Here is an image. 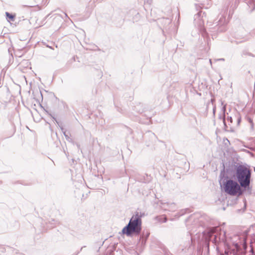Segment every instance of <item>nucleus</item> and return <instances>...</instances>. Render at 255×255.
Returning <instances> with one entry per match:
<instances>
[{"instance_id":"c9c22d12","label":"nucleus","mask_w":255,"mask_h":255,"mask_svg":"<svg viewBox=\"0 0 255 255\" xmlns=\"http://www.w3.org/2000/svg\"><path fill=\"white\" fill-rule=\"evenodd\" d=\"M248 232H249V231H248V230H246V231H245V233H246V235H247V234H248Z\"/></svg>"},{"instance_id":"dca6fc26","label":"nucleus","mask_w":255,"mask_h":255,"mask_svg":"<svg viewBox=\"0 0 255 255\" xmlns=\"http://www.w3.org/2000/svg\"><path fill=\"white\" fill-rule=\"evenodd\" d=\"M154 220L159 223H166L167 221V217L164 215L156 216L154 217Z\"/></svg>"},{"instance_id":"5701e85b","label":"nucleus","mask_w":255,"mask_h":255,"mask_svg":"<svg viewBox=\"0 0 255 255\" xmlns=\"http://www.w3.org/2000/svg\"><path fill=\"white\" fill-rule=\"evenodd\" d=\"M242 118L239 114H237V125H239L241 122Z\"/></svg>"},{"instance_id":"aec40b11","label":"nucleus","mask_w":255,"mask_h":255,"mask_svg":"<svg viewBox=\"0 0 255 255\" xmlns=\"http://www.w3.org/2000/svg\"><path fill=\"white\" fill-rule=\"evenodd\" d=\"M236 36H237V38L239 39H243V40L242 41H245L249 40L251 38L250 36L249 35H237Z\"/></svg>"},{"instance_id":"f8f14e48","label":"nucleus","mask_w":255,"mask_h":255,"mask_svg":"<svg viewBox=\"0 0 255 255\" xmlns=\"http://www.w3.org/2000/svg\"><path fill=\"white\" fill-rule=\"evenodd\" d=\"M45 223L47 226L46 228L43 229L42 231H46L47 228L51 229L55 227L56 225L59 223V222L54 219H51L50 220L48 221V222H46Z\"/></svg>"},{"instance_id":"6ab92c4d","label":"nucleus","mask_w":255,"mask_h":255,"mask_svg":"<svg viewBox=\"0 0 255 255\" xmlns=\"http://www.w3.org/2000/svg\"><path fill=\"white\" fill-rule=\"evenodd\" d=\"M6 18L8 21H14L15 20V15L8 12H5Z\"/></svg>"},{"instance_id":"9d476101","label":"nucleus","mask_w":255,"mask_h":255,"mask_svg":"<svg viewBox=\"0 0 255 255\" xmlns=\"http://www.w3.org/2000/svg\"><path fill=\"white\" fill-rule=\"evenodd\" d=\"M246 6L245 10L246 12L251 14L255 10V0H242Z\"/></svg>"},{"instance_id":"c85d7f7f","label":"nucleus","mask_w":255,"mask_h":255,"mask_svg":"<svg viewBox=\"0 0 255 255\" xmlns=\"http://www.w3.org/2000/svg\"><path fill=\"white\" fill-rule=\"evenodd\" d=\"M138 214H140V215H141V218L143 216H144V213H141V212H137Z\"/></svg>"},{"instance_id":"f3484780","label":"nucleus","mask_w":255,"mask_h":255,"mask_svg":"<svg viewBox=\"0 0 255 255\" xmlns=\"http://www.w3.org/2000/svg\"><path fill=\"white\" fill-rule=\"evenodd\" d=\"M200 33L202 36L204 38L205 42L209 44V37L207 32L204 28H201L200 29Z\"/></svg>"},{"instance_id":"9b49d317","label":"nucleus","mask_w":255,"mask_h":255,"mask_svg":"<svg viewBox=\"0 0 255 255\" xmlns=\"http://www.w3.org/2000/svg\"><path fill=\"white\" fill-rule=\"evenodd\" d=\"M217 22V31L219 32L225 31L226 30V25L227 24L225 17L223 15H222Z\"/></svg>"},{"instance_id":"f03ea898","label":"nucleus","mask_w":255,"mask_h":255,"mask_svg":"<svg viewBox=\"0 0 255 255\" xmlns=\"http://www.w3.org/2000/svg\"><path fill=\"white\" fill-rule=\"evenodd\" d=\"M219 182L222 191L228 195L239 196L246 192L239 183L234 179L231 175L230 167L226 170L225 167H223L219 175Z\"/></svg>"},{"instance_id":"2f4dec72","label":"nucleus","mask_w":255,"mask_h":255,"mask_svg":"<svg viewBox=\"0 0 255 255\" xmlns=\"http://www.w3.org/2000/svg\"><path fill=\"white\" fill-rule=\"evenodd\" d=\"M211 102L212 103V104H213L214 102H215V99H211Z\"/></svg>"},{"instance_id":"ea45409f","label":"nucleus","mask_w":255,"mask_h":255,"mask_svg":"<svg viewBox=\"0 0 255 255\" xmlns=\"http://www.w3.org/2000/svg\"><path fill=\"white\" fill-rule=\"evenodd\" d=\"M65 16H66V17H68V16H67V14H66V13H65Z\"/></svg>"},{"instance_id":"7ed1b4c3","label":"nucleus","mask_w":255,"mask_h":255,"mask_svg":"<svg viewBox=\"0 0 255 255\" xmlns=\"http://www.w3.org/2000/svg\"><path fill=\"white\" fill-rule=\"evenodd\" d=\"M231 168V173L234 179L236 180L245 191L252 190L251 186L252 170L249 166L235 162Z\"/></svg>"},{"instance_id":"b1692460","label":"nucleus","mask_w":255,"mask_h":255,"mask_svg":"<svg viewBox=\"0 0 255 255\" xmlns=\"http://www.w3.org/2000/svg\"><path fill=\"white\" fill-rule=\"evenodd\" d=\"M162 20L163 21H165V22L168 24L170 23L171 21V20L168 18H163Z\"/></svg>"},{"instance_id":"473e14b6","label":"nucleus","mask_w":255,"mask_h":255,"mask_svg":"<svg viewBox=\"0 0 255 255\" xmlns=\"http://www.w3.org/2000/svg\"><path fill=\"white\" fill-rule=\"evenodd\" d=\"M234 255H244L243 253H238V254H236Z\"/></svg>"},{"instance_id":"bb28decb","label":"nucleus","mask_w":255,"mask_h":255,"mask_svg":"<svg viewBox=\"0 0 255 255\" xmlns=\"http://www.w3.org/2000/svg\"><path fill=\"white\" fill-rule=\"evenodd\" d=\"M201 14V12L199 11L196 15H195V16L198 17V16H200Z\"/></svg>"},{"instance_id":"79ce46f5","label":"nucleus","mask_w":255,"mask_h":255,"mask_svg":"<svg viewBox=\"0 0 255 255\" xmlns=\"http://www.w3.org/2000/svg\"><path fill=\"white\" fill-rule=\"evenodd\" d=\"M2 182L0 181V184H1Z\"/></svg>"},{"instance_id":"a211bd4d","label":"nucleus","mask_w":255,"mask_h":255,"mask_svg":"<svg viewBox=\"0 0 255 255\" xmlns=\"http://www.w3.org/2000/svg\"><path fill=\"white\" fill-rule=\"evenodd\" d=\"M45 110V112L48 115H49L53 119V121H55L56 122V123L58 124V125L60 127V128L61 130H62V132H63V131H66L64 129V128L62 125V124L60 123L59 122H58L56 118H55L54 116H53L51 114L49 113V112L47 111H46L45 110Z\"/></svg>"},{"instance_id":"423d86ee","label":"nucleus","mask_w":255,"mask_h":255,"mask_svg":"<svg viewBox=\"0 0 255 255\" xmlns=\"http://www.w3.org/2000/svg\"><path fill=\"white\" fill-rule=\"evenodd\" d=\"M210 242L207 240H202L199 242L197 252L202 255H208L209 253Z\"/></svg>"},{"instance_id":"4c0bfd02","label":"nucleus","mask_w":255,"mask_h":255,"mask_svg":"<svg viewBox=\"0 0 255 255\" xmlns=\"http://www.w3.org/2000/svg\"><path fill=\"white\" fill-rule=\"evenodd\" d=\"M226 140L229 143H230V141L227 138H226Z\"/></svg>"},{"instance_id":"c756f323","label":"nucleus","mask_w":255,"mask_h":255,"mask_svg":"<svg viewBox=\"0 0 255 255\" xmlns=\"http://www.w3.org/2000/svg\"><path fill=\"white\" fill-rule=\"evenodd\" d=\"M225 234H226V232H224V235H223V237L222 238V239H221V237H220V240L222 239V240H223L224 239V238L225 237Z\"/></svg>"},{"instance_id":"58836bf2","label":"nucleus","mask_w":255,"mask_h":255,"mask_svg":"<svg viewBox=\"0 0 255 255\" xmlns=\"http://www.w3.org/2000/svg\"><path fill=\"white\" fill-rule=\"evenodd\" d=\"M209 61H210V64H212V60H211V59H210Z\"/></svg>"},{"instance_id":"0eeeda50","label":"nucleus","mask_w":255,"mask_h":255,"mask_svg":"<svg viewBox=\"0 0 255 255\" xmlns=\"http://www.w3.org/2000/svg\"><path fill=\"white\" fill-rule=\"evenodd\" d=\"M160 207L164 210L173 212L176 208L177 206L174 202H163L162 201H159L157 203Z\"/></svg>"},{"instance_id":"f704fd0d","label":"nucleus","mask_w":255,"mask_h":255,"mask_svg":"<svg viewBox=\"0 0 255 255\" xmlns=\"http://www.w3.org/2000/svg\"><path fill=\"white\" fill-rule=\"evenodd\" d=\"M217 60H219V61H224L225 59L224 58H220V59H218Z\"/></svg>"},{"instance_id":"e433bc0d","label":"nucleus","mask_w":255,"mask_h":255,"mask_svg":"<svg viewBox=\"0 0 255 255\" xmlns=\"http://www.w3.org/2000/svg\"><path fill=\"white\" fill-rule=\"evenodd\" d=\"M252 227L255 229V224L252 225Z\"/></svg>"},{"instance_id":"4be33fe9","label":"nucleus","mask_w":255,"mask_h":255,"mask_svg":"<svg viewBox=\"0 0 255 255\" xmlns=\"http://www.w3.org/2000/svg\"><path fill=\"white\" fill-rule=\"evenodd\" d=\"M150 180V177L147 174H146V178H144L143 181H142V179H141V181L143 182H144V183H147Z\"/></svg>"},{"instance_id":"20e7f679","label":"nucleus","mask_w":255,"mask_h":255,"mask_svg":"<svg viewBox=\"0 0 255 255\" xmlns=\"http://www.w3.org/2000/svg\"><path fill=\"white\" fill-rule=\"evenodd\" d=\"M142 221L141 215L137 212L131 217L128 223L122 230L123 234L128 237L138 236L141 232Z\"/></svg>"},{"instance_id":"a19ab883","label":"nucleus","mask_w":255,"mask_h":255,"mask_svg":"<svg viewBox=\"0 0 255 255\" xmlns=\"http://www.w3.org/2000/svg\"><path fill=\"white\" fill-rule=\"evenodd\" d=\"M118 111H119L120 112H121V111H120L119 109H118Z\"/></svg>"},{"instance_id":"6e6552de","label":"nucleus","mask_w":255,"mask_h":255,"mask_svg":"<svg viewBox=\"0 0 255 255\" xmlns=\"http://www.w3.org/2000/svg\"><path fill=\"white\" fill-rule=\"evenodd\" d=\"M127 17L129 20H131L133 22H134L139 20L140 15L136 10L130 9L128 12Z\"/></svg>"},{"instance_id":"72a5a7b5","label":"nucleus","mask_w":255,"mask_h":255,"mask_svg":"<svg viewBox=\"0 0 255 255\" xmlns=\"http://www.w3.org/2000/svg\"><path fill=\"white\" fill-rule=\"evenodd\" d=\"M251 149L255 151V145L251 148Z\"/></svg>"},{"instance_id":"cd10ccee","label":"nucleus","mask_w":255,"mask_h":255,"mask_svg":"<svg viewBox=\"0 0 255 255\" xmlns=\"http://www.w3.org/2000/svg\"><path fill=\"white\" fill-rule=\"evenodd\" d=\"M215 112H216V107L214 106L213 109V113L214 115H215Z\"/></svg>"},{"instance_id":"7c9ffc66","label":"nucleus","mask_w":255,"mask_h":255,"mask_svg":"<svg viewBox=\"0 0 255 255\" xmlns=\"http://www.w3.org/2000/svg\"><path fill=\"white\" fill-rule=\"evenodd\" d=\"M76 145H77V148H78V149H80V144H79L78 143H76Z\"/></svg>"},{"instance_id":"ddd939ff","label":"nucleus","mask_w":255,"mask_h":255,"mask_svg":"<svg viewBox=\"0 0 255 255\" xmlns=\"http://www.w3.org/2000/svg\"><path fill=\"white\" fill-rule=\"evenodd\" d=\"M246 120L248 122V123L250 124V129L252 131L255 130L254 128V123L253 122V118L252 117V115L250 114L247 115L245 117Z\"/></svg>"},{"instance_id":"1a4fd4ad","label":"nucleus","mask_w":255,"mask_h":255,"mask_svg":"<svg viewBox=\"0 0 255 255\" xmlns=\"http://www.w3.org/2000/svg\"><path fill=\"white\" fill-rule=\"evenodd\" d=\"M150 233L147 231H143L142 233L138 236V242L137 244L141 247H143L145 244L147 239L149 236Z\"/></svg>"},{"instance_id":"f257e3e1","label":"nucleus","mask_w":255,"mask_h":255,"mask_svg":"<svg viewBox=\"0 0 255 255\" xmlns=\"http://www.w3.org/2000/svg\"><path fill=\"white\" fill-rule=\"evenodd\" d=\"M201 215L194 213L190 215L185 221L188 232L185 237L180 239L177 250L179 255H191L195 249V240L200 236L201 230L197 231L200 226Z\"/></svg>"},{"instance_id":"a878e982","label":"nucleus","mask_w":255,"mask_h":255,"mask_svg":"<svg viewBox=\"0 0 255 255\" xmlns=\"http://www.w3.org/2000/svg\"><path fill=\"white\" fill-rule=\"evenodd\" d=\"M64 135L65 136L66 139L67 140H69V139L70 138V137H69V136L66 134V131H63V132Z\"/></svg>"},{"instance_id":"2eb2a0df","label":"nucleus","mask_w":255,"mask_h":255,"mask_svg":"<svg viewBox=\"0 0 255 255\" xmlns=\"http://www.w3.org/2000/svg\"><path fill=\"white\" fill-rule=\"evenodd\" d=\"M190 212V211L189 208L183 209L180 210L177 213H176L174 215V217L175 218H178L180 217L185 215V214L188 213Z\"/></svg>"},{"instance_id":"393cba45","label":"nucleus","mask_w":255,"mask_h":255,"mask_svg":"<svg viewBox=\"0 0 255 255\" xmlns=\"http://www.w3.org/2000/svg\"><path fill=\"white\" fill-rule=\"evenodd\" d=\"M227 121L230 123H232L233 122V118L231 116H228L227 118Z\"/></svg>"},{"instance_id":"39448f33","label":"nucleus","mask_w":255,"mask_h":255,"mask_svg":"<svg viewBox=\"0 0 255 255\" xmlns=\"http://www.w3.org/2000/svg\"><path fill=\"white\" fill-rule=\"evenodd\" d=\"M133 110L136 113L140 114H143L142 116L145 117L146 119L148 120V121L145 123L148 124L150 122V119L153 114L150 113V111L148 110V108L145 107L143 104H137L135 106H134Z\"/></svg>"},{"instance_id":"412c9836","label":"nucleus","mask_w":255,"mask_h":255,"mask_svg":"<svg viewBox=\"0 0 255 255\" xmlns=\"http://www.w3.org/2000/svg\"><path fill=\"white\" fill-rule=\"evenodd\" d=\"M242 55H249V56H252V57L254 56L252 53L248 52L246 50L243 51Z\"/></svg>"},{"instance_id":"4468645a","label":"nucleus","mask_w":255,"mask_h":255,"mask_svg":"<svg viewBox=\"0 0 255 255\" xmlns=\"http://www.w3.org/2000/svg\"><path fill=\"white\" fill-rule=\"evenodd\" d=\"M223 114H220L219 116V118L220 119H222L223 120L224 126V129L225 130L228 131L229 129H228V127L227 125L226 122V118H225V107L223 108Z\"/></svg>"}]
</instances>
